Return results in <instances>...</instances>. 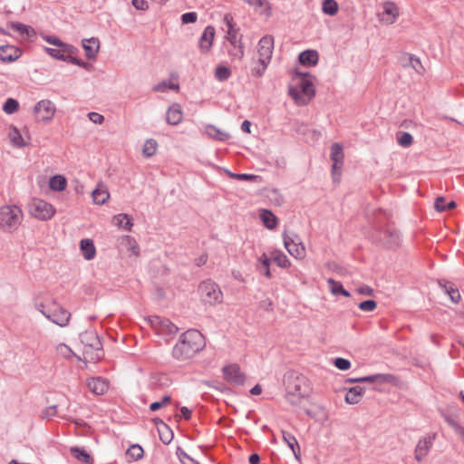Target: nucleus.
<instances>
[{"label": "nucleus", "instance_id": "nucleus-1", "mask_svg": "<svg viewBox=\"0 0 464 464\" xmlns=\"http://www.w3.org/2000/svg\"><path fill=\"white\" fill-rule=\"evenodd\" d=\"M203 346V335L198 330H188L180 336L172 353L176 359L185 361L193 357Z\"/></svg>", "mask_w": 464, "mask_h": 464}, {"label": "nucleus", "instance_id": "nucleus-2", "mask_svg": "<svg viewBox=\"0 0 464 464\" xmlns=\"http://www.w3.org/2000/svg\"><path fill=\"white\" fill-rule=\"evenodd\" d=\"M310 78V74L303 72H296L292 78L289 94L298 106L309 103L315 94Z\"/></svg>", "mask_w": 464, "mask_h": 464}, {"label": "nucleus", "instance_id": "nucleus-3", "mask_svg": "<svg viewBox=\"0 0 464 464\" xmlns=\"http://www.w3.org/2000/svg\"><path fill=\"white\" fill-rule=\"evenodd\" d=\"M24 214L22 209L15 205H4L0 207V230L5 233H13L18 229Z\"/></svg>", "mask_w": 464, "mask_h": 464}, {"label": "nucleus", "instance_id": "nucleus-4", "mask_svg": "<svg viewBox=\"0 0 464 464\" xmlns=\"http://www.w3.org/2000/svg\"><path fill=\"white\" fill-rule=\"evenodd\" d=\"M274 38L270 35L262 37L257 44L258 61L251 69L252 74L260 77L266 70L273 54Z\"/></svg>", "mask_w": 464, "mask_h": 464}, {"label": "nucleus", "instance_id": "nucleus-5", "mask_svg": "<svg viewBox=\"0 0 464 464\" xmlns=\"http://www.w3.org/2000/svg\"><path fill=\"white\" fill-rule=\"evenodd\" d=\"M224 22L227 26V39L232 45V48L228 51L229 56L232 61H242L245 56V47L242 43V36L234 28L233 16L230 14H225Z\"/></svg>", "mask_w": 464, "mask_h": 464}, {"label": "nucleus", "instance_id": "nucleus-6", "mask_svg": "<svg viewBox=\"0 0 464 464\" xmlns=\"http://www.w3.org/2000/svg\"><path fill=\"white\" fill-rule=\"evenodd\" d=\"M82 342L91 343L90 344H86L83 350V360L85 362H96L102 358V345L95 334H86L82 336Z\"/></svg>", "mask_w": 464, "mask_h": 464}, {"label": "nucleus", "instance_id": "nucleus-7", "mask_svg": "<svg viewBox=\"0 0 464 464\" xmlns=\"http://www.w3.org/2000/svg\"><path fill=\"white\" fill-rule=\"evenodd\" d=\"M29 213L36 219L47 221L53 218L56 209L51 203L44 199L34 198L29 206Z\"/></svg>", "mask_w": 464, "mask_h": 464}, {"label": "nucleus", "instance_id": "nucleus-8", "mask_svg": "<svg viewBox=\"0 0 464 464\" xmlns=\"http://www.w3.org/2000/svg\"><path fill=\"white\" fill-rule=\"evenodd\" d=\"M55 112V104L47 99L39 101L33 108V113L37 122H51L54 118Z\"/></svg>", "mask_w": 464, "mask_h": 464}, {"label": "nucleus", "instance_id": "nucleus-9", "mask_svg": "<svg viewBox=\"0 0 464 464\" xmlns=\"http://www.w3.org/2000/svg\"><path fill=\"white\" fill-rule=\"evenodd\" d=\"M198 293L201 299L207 304H214L221 303L222 301L221 290L218 285L211 280L203 281L198 285Z\"/></svg>", "mask_w": 464, "mask_h": 464}, {"label": "nucleus", "instance_id": "nucleus-10", "mask_svg": "<svg viewBox=\"0 0 464 464\" xmlns=\"http://www.w3.org/2000/svg\"><path fill=\"white\" fill-rule=\"evenodd\" d=\"M330 158L333 161L331 171L332 179L334 183H339L341 181L342 169L344 161L343 148L340 143L335 142L331 146Z\"/></svg>", "mask_w": 464, "mask_h": 464}, {"label": "nucleus", "instance_id": "nucleus-11", "mask_svg": "<svg viewBox=\"0 0 464 464\" xmlns=\"http://www.w3.org/2000/svg\"><path fill=\"white\" fill-rule=\"evenodd\" d=\"M221 372L223 379L229 384L240 386L246 381V373L237 363L227 364L222 368Z\"/></svg>", "mask_w": 464, "mask_h": 464}, {"label": "nucleus", "instance_id": "nucleus-12", "mask_svg": "<svg viewBox=\"0 0 464 464\" xmlns=\"http://www.w3.org/2000/svg\"><path fill=\"white\" fill-rule=\"evenodd\" d=\"M401 14L400 7L392 1H386L381 4V11L378 13L380 23L385 25L393 24Z\"/></svg>", "mask_w": 464, "mask_h": 464}, {"label": "nucleus", "instance_id": "nucleus-13", "mask_svg": "<svg viewBox=\"0 0 464 464\" xmlns=\"http://www.w3.org/2000/svg\"><path fill=\"white\" fill-rule=\"evenodd\" d=\"M45 317L60 327H65L70 322L71 313L55 301Z\"/></svg>", "mask_w": 464, "mask_h": 464}, {"label": "nucleus", "instance_id": "nucleus-14", "mask_svg": "<svg viewBox=\"0 0 464 464\" xmlns=\"http://www.w3.org/2000/svg\"><path fill=\"white\" fill-rule=\"evenodd\" d=\"M284 245L292 256L297 259H304L305 257V246L298 239L292 238L289 236H284Z\"/></svg>", "mask_w": 464, "mask_h": 464}, {"label": "nucleus", "instance_id": "nucleus-15", "mask_svg": "<svg viewBox=\"0 0 464 464\" xmlns=\"http://www.w3.org/2000/svg\"><path fill=\"white\" fill-rule=\"evenodd\" d=\"M7 137L10 144L14 148H24L29 144L28 135H22L20 130L14 125H10L7 130Z\"/></svg>", "mask_w": 464, "mask_h": 464}, {"label": "nucleus", "instance_id": "nucleus-16", "mask_svg": "<svg viewBox=\"0 0 464 464\" xmlns=\"http://www.w3.org/2000/svg\"><path fill=\"white\" fill-rule=\"evenodd\" d=\"M152 328L160 334H169L176 332L175 325L166 318L153 316L150 319Z\"/></svg>", "mask_w": 464, "mask_h": 464}, {"label": "nucleus", "instance_id": "nucleus-17", "mask_svg": "<svg viewBox=\"0 0 464 464\" xmlns=\"http://www.w3.org/2000/svg\"><path fill=\"white\" fill-rule=\"evenodd\" d=\"M45 51L52 57L66 62L70 57V53H75L76 49L73 46L65 44L53 48L47 47L45 48Z\"/></svg>", "mask_w": 464, "mask_h": 464}, {"label": "nucleus", "instance_id": "nucleus-18", "mask_svg": "<svg viewBox=\"0 0 464 464\" xmlns=\"http://www.w3.org/2000/svg\"><path fill=\"white\" fill-rule=\"evenodd\" d=\"M215 38V28L208 25L205 28L199 39V49L202 53H208L212 48Z\"/></svg>", "mask_w": 464, "mask_h": 464}, {"label": "nucleus", "instance_id": "nucleus-19", "mask_svg": "<svg viewBox=\"0 0 464 464\" xmlns=\"http://www.w3.org/2000/svg\"><path fill=\"white\" fill-rule=\"evenodd\" d=\"M22 55V51L14 45L0 46V60L4 63L16 61Z\"/></svg>", "mask_w": 464, "mask_h": 464}, {"label": "nucleus", "instance_id": "nucleus-20", "mask_svg": "<svg viewBox=\"0 0 464 464\" xmlns=\"http://www.w3.org/2000/svg\"><path fill=\"white\" fill-rule=\"evenodd\" d=\"M55 300L44 295H38L34 297V307L44 316H46L50 309L54 305Z\"/></svg>", "mask_w": 464, "mask_h": 464}, {"label": "nucleus", "instance_id": "nucleus-21", "mask_svg": "<svg viewBox=\"0 0 464 464\" xmlns=\"http://www.w3.org/2000/svg\"><path fill=\"white\" fill-rule=\"evenodd\" d=\"M82 48L85 52V56L88 59H95L100 50V41L98 38L92 37L82 40Z\"/></svg>", "mask_w": 464, "mask_h": 464}, {"label": "nucleus", "instance_id": "nucleus-22", "mask_svg": "<svg viewBox=\"0 0 464 464\" xmlns=\"http://www.w3.org/2000/svg\"><path fill=\"white\" fill-rule=\"evenodd\" d=\"M183 111L179 104H172L167 111L166 120L170 125H178L182 121Z\"/></svg>", "mask_w": 464, "mask_h": 464}, {"label": "nucleus", "instance_id": "nucleus-23", "mask_svg": "<svg viewBox=\"0 0 464 464\" xmlns=\"http://www.w3.org/2000/svg\"><path fill=\"white\" fill-rule=\"evenodd\" d=\"M87 387L94 394L102 395L108 390V383L100 377H93L87 381Z\"/></svg>", "mask_w": 464, "mask_h": 464}, {"label": "nucleus", "instance_id": "nucleus-24", "mask_svg": "<svg viewBox=\"0 0 464 464\" xmlns=\"http://www.w3.org/2000/svg\"><path fill=\"white\" fill-rule=\"evenodd\" d=\"M92 202L96 205H103L110 199V193L103 183H99L92 192Z\"/></svg>", "mask_w": 464, "mask_h": 464}, {"label": "nucleus", "instance_id": "nucleus-25", "mask_svg": "<svg viewBox=\"0 0 464 464\" xmlns=\"http://www.w3.org/2000/svg\"><path fill=\"white\" fill-rule=\"evenodd\" d=\"M432 445V441L430 439H422L420 440L414 452L415 459L418 462L423 460V459L428 455Z\"/></svg>", "mask_w": 464, "mask_h": 464}, {"label": "nucleus", "instance_id": "nucleus-26", "mask_svg": "<svg viewBox=\"0 0 464 464\" xmlns=\"http://www.w3.org/2000/svg\"><path fill=\"white\" fill-rule=\"evenodd\" d=\"M112 224L118 228L125 231H130L133 227L132 218L129 215L123 213L115 215L112 218Z\"/></svg>", "mask_w": 464, "mask_h": 464}, {"label": "nucleus", "instance_id": "nucleus-27", "mask_svg": "<svg viewBox=\"0 0 464 464\" xmlns=\"http://www.w3.org/2000/svg\"><path fill=\"white\" fill-rule=\"evenodd\" d=\"M80 248H81L83 257L86 260H92L95 257L96 248H95V246L92 239H89V238L82 239L80 242Z\"/></svg>", "mask_w": 464, "mask_h": 464}, {"label": "nucleus", "instance_id": "nucleus-28", "mask_svg": "<svg viewBox=\"0 0 464 464\" xmlns=\"http://www.w3.org/2000/svg\"><path fill=\"white\" fill-rule=\"evenodd\" d=\"M8 27L16 31L22 39H29L35 35V32L31 26L20 23L12 22L8 24Z\"/></svg>", "mask_w": 464, "mask_h": 464}, {"label": "nucleus", "instance_id": "nucleus-29", "mask_svg": "<svg viewBox=\"0 0 464 464\" xmlns=\"http://www.w3.org/2000/svg\"><path fill=\"white\" fill-rule=\"evenodd\" d=\"M67 187V179L63 175H54L49 179V188L55 192H62Z\"/></svg>", "mask_w": 464, "mask_h": 464}, {"label": "nucleus", "instance_id": "nucleus-30", "mask_svg": "<svg viewBox=\"0 0 464 464\" xmlns=\"http://www.w3.org/2000/svg\"><path fill=\"white\" fill-rule=\"evenodd\" d=\"M319 55L314 50H307L300 53L299 61L303 65L314 66L318 63Z\"/></svg>", "mask_w": 464, "mask_h": 464}, {"label": "nucleus", "instance_id": "nucleus-31", "mask_svg": "<svg viewBox=\"0 0 464 464\" xmlns=\"http://www.w3.org/2000/svg\"><path fill=\"white\" fill-rule=\"evenodd\" d=\"M364 389L362 387H353L347 392L345 395V401L349 404H356L361 401Z\"/></svg>", "mask_w": 464, "mask_h": 464}, {"label": "nucleus", "instance_id": "nucleus-32", "mask_svg": "<svg viewBox=\"0 0 464 464\" xmlns=\"http://www.w3.org/2000/svg\"><path fill=\"white\" fill-rule=\"evenodd\" d=\"M121 244L125 246L130 256H138L140 255V246L137 241L130 236L122 237Z\"/></svg>", "mask_w": 464, "mask_h": 464}, {"label": "nucleus", "instance_id": "nucleus-33", "mask_svg": "<svg viewBox=\"0 0 464 464\" xmlns=\"http://www.w3.org/2000/svg\"><path fill=\"white\" fill-rule=\"evenodd\" d=\"M270 258L280 267L287 268L291 266L288 257L279 250H273L270 252Z\"/></svg>", "mask_w": 464, "mask_h": 464}, {"label": "nucleus", "instance_id": "nucleus-34", "mask_svg": "<svg viewBox=\"0 0 464 464\" xmlns=\"http://www.w3.org/2000/svg\"><path fill=\"white\" fill-rule=\"evenodd\" d=\"M403 66L411 67L412 70H414L417 73L420 74L424 72V67L420 60L414 55H408L405 58Z\"/></svg>", "mask_w": 464, "mask_h": 464}, {"label": "nucleus", "instance_id": "nucleus-35", "mask_svg": "<svg viewBox=\"0 0 464 464\" xmlns=\"http://www.w3.org/2000/svg\"><path fill=\"white\" fill-rule=\"evenodd\" d=\"M260 218L264 225L269 229H273L277 226V219L276 216L269 210H261Z\"/></svg>", "mask_w": 464, "mask_h": 464}, {"label": "nucleus", "instance_id": "nucleus-36", "mask_svg": "<svg viewBox=\"0 0 464 464\" xmlns=\"http://www.w3.org/2000/svg\"><path fill=\"white\" fill-rule=\"evenodd\" d=\"M322 11L325 14L334 16L339 11V5L335 0H324L322 3Z\"/></svg>", "mask_w": 464, "mask_h": 464}, {"label": "nucleus", "instance_id": "nucleus-37", "mask_svg": "<svg viewBox=\"0 0 464 464\" xmlns=\"http://www.w3.org/2000/svg\"><path fill=\"white\" fill-rule=\"evenodd\" d=\"M327 284L329 285V288H330V291L332 292V294L342 295L346 297L350 296V293L348 291H346L345 289H343V285L340 282L330 278L327 280Z\"/></svg>", "mask_w": 464, "mask_h": 464}, {"label": "nucleus", "instance_id": "nucleus-38", "mask_svg": "<svg viewBox=\"0 0 464 464\" xmlns=\"http://www.w3.org/2000/svg\"><path fill=\"white\" fill-rule=\"evenodd\" d=\"M158 150V142L153 139L147 140L142 147V154L147 157H152Z\"/></svg>", "mask_w": 464, "mask_h": 464}, {"label": "nucleus", "instance_id": "nucleus-39", "mask_svg": "<svg viewBox=\"0 0 464 464\" xmlns=\"http://www.w3.org/2000/svg\"><path fill=\"white\" fill-rule=\"evenodd\" d=\"M158 430L160 433V439L164 444H169L171 442L173 439V433L165 423L161 421L160 425L158 427Z\"/></svg>", "mask_w": 464, "mask_h": 464}, {"label": "nucleus", "instance_id": "nucleus-40", "mask_svg": "<svg viewBox=\"0 0 464 464\" xmlns=\"http://www.w3.org/2000/svg\"><path fill=\"white\" fill-rule=\"evenodd\" d=\"M179 89V83L174 82L173 80L164 81L153 87L154 92H165L168 90H175L178 92Z\"/></svg>", "mask_w": 464, "mask_h": 464}, {"label": "nucleus", "instance_id": "nucleus-41", "mask_svg": "<svg viewBox=\"0 0 464 464\" xmlns=\"http://www.w3.org/2000/svg\"><path fill=\"white\" fill-rule=\"evenodd\" d=\"M71 453L75 459H77L79 461H82L83 463L91 464L92 461V457L82 449L72 448Z\"/></svg>", "mask_w": 464, "mask_h": 464}, {"label": "nucleus", "instance_id": "nucleus-42", "mask_svg": "<svg viewBox=\"0 0 464 464\" xmlns=\"http://www.w3.org/2000/svg\"><path fill=\"white\" fill-rule=\"evenodd\" d=\"M283 439L288 447L293 450L295 457L299 453V445L295 436L292 434L283 431Z\"/></svg>", "mask_w": 464, "mask_h": 464}, {"label": "nucleus", "instance_id": "nucleus-43", "mask_svg": "<svg viewBox=\"0 0 464 464\" xmlns=\"http://www.w3.org/2000/svg\"><path fill=\"white\" fill-rule=\"evenodd\" d=\"M384 243L389 246H398L400 243V234L396 230H387L385 232Z\"/></svg>", "mask_w": 464, "mask_h": 464}, {"label": "nucleus", "instance_id": "nucleus-44", "mask_svg": "<svg viewBox=\"0 0 464 464\" xmlns=\"http://www.w3.org/2000/svg\"><path fill=\"white\" fill-rule=\"evenodd\" d=\"M19 110V102L15 99L8 98L3 105V111L6 114H13Z\"/></svg>", "mask_w": 464, "mask_h": 464}, {"label": "nucleus", "instance_id": "nucleus-45", "mask_svg": "<svg viewBox=\"0 0 464 464\" xmlns=\"http://www.w3.org/2000/svg\"><path fill=\"white\" fill-rule=\"evenodd\" d=\"M375 382L376 383H392L393 385H397L398 379L396 376L389 373H380L375 374Z\"/></svg>", "mask_w": 464, "mask_h": 464}, {"label": "nucleus", "instance_id": "nucleus-46", "mask_svg": "<svg viewBox=\"0 0 464 464\" xmlns=\"http://www.w3.org/2000/svg\"><path fill=\"white\" fill-rule=\"evenodd\" d=\"M126 454L130 459L138 460L143 456V449L139 445H132L127 450Z\"/></svg>", "mask_w": 464, "mask_h": 464}, {"label": "nucleus", "instance_id": "nucleus-47", "mask_svg": "<svg viewBox=\"0 0 464 464\" xmlns=\"http://www.w3.org/2000/svg\"><path fill=\"white\" fill-rule=\"evenodd\" d=\"M397 141L401 147H409L412 144L413 138L408 132L400 133L397 137Z\"/></svg>", "mask_w": 464, "mask_h": 464}, {"label": "nucleus", "instance_id": "nucleus-48", "mask_svg": "<svg viewBox=\"0 0 464 464\" xmlns=\"http://www.w3.org/2000/svg\"><path fill=\"white\" fill-rule=\"evenodd\" d=\"M270 260L271 258L268 257L266 254H263L260 257H259V262L261 263V266H262V270H263V273L264 275L267 277V278H270L271 277V272H270V269H269V266H270Z\"/></svg>", "mask_w": 464, "mask_h": 464}, {"label": "nucleus", "instance_id": "nucleus-49", "mask_svg": "<svg viewBox=\"0 0 464 464\" xmlns=\"http://www.w3.org/2000/svg\"><path fill=\"white\" fill-rule=\"evenodd\" d=\"M231 75V72L228 67L226 66H218L216 69V77L219 81H225L228 79Z\"/></svg>", "mask_w": 464, "mask_h": 464}, {"label": "nucleus", "instance_id": "nucleus-50", "mask_svg": "<svg viewBox=\"0 0 464 464\" xmlns=\"http://www.w3.org/2000/svg\"><path fill=\"white\" fill-rule=\"evenodd\" d=\"M359 308L364 312H372L377 307V303L374 300H366L359 304Z\"/></svg>", "mask_w": 464, "mask_h": 464}, {"label": "nucleus", "instance_id": "nucleus-51", "mask_svg": "<svg viewBox=\"0 0 464 464\" xmlns=\"http://www.w3.org/2000/svg\"><path fill=\"white\" fill-rule=\"evenodd\" d=\"M56 351L61 356H63L64 358H71L73 354L71 348L63 343H60L59 345H57Z\"/></svg>", "mask_w": 464, "mask_h": 464}, {"label": "nucleus", "instance_id": "nucleus-52", "mask_svg": "<svg viewBox=\"0 0 464 464\" xmlns=\"http://www.w3.org/2000/svg\"><path fill=\"white\" fill-rule=\"evenodd\" d=\"M206 132L208 133V135L218 140H223L224 137L226 136V134H224L223 132L218 130L215 126L212 125L206 127Z\"/></svg>", "mask_w": 464, "mask_h": 464}, {"label": "nucleus", "instance_id": "nucleus-53", "mask_svg": "<svg viewBox=\"0 0 464 464\" xmlns=\"http://www.w3.org/2000/svg\"><path fill=\"white\" fill-rule=\"evenodd\" d=\"M228 176L234 179L248 181H254L258 178L257 176L253 174H236L232 172H228Z\"/></svg>", "mask_w": 464, "mask_h": 464}, {"label": "nucleus", "instance_id": "nucleus-54", "mask_svg": "<svg viewBox=\"0 0 464 464\" xmlns=\"http://www.w3.org/2000/svg\"><path fill=\"white\" fill-rule=\"evenodd\" d=\"M170 402V397L169 396H164L160 401H155L152 402L150 405V409L152 411H158L159 409L169 404Z\"/></svg>", "mask_w": 464, "mask_h": 464}, {"label": "nucleus", "instance_id": "nucleus-55", "mask_svg": "<svg viewBox=\"0 0 464 464\" xmlns=\"http://www.w3.org/2000/svg\"><path fill=\"white\" fill-rule=\"evenodd\" d=\"M334 366L342 371H345L351 367V362L343 358H336L334 360Z\"/></svg>", "mask_w": 464, "mask_h": 464}, {"label": "nucleus", "instance_id": "nucleus-56", "mask_svg": "<svg viewBox=\"0 0 464 464\" xmlns=\"http://www.w3.org/2000/svg\"><path fill=\"white\" fill-rule=\"evenodd\" d=\"M198 19V14L196 12L185 13L181 15V21L183 24H192L195 23Z\"/></svg>", "mask_w": 464, "mask_h": 464}, {"label": "nucleus", "instance_id": "nucleus-57", "mask_svg": "<svg viewBox=\"0 0 464 464\" xmlns=\"http://www.w3.org/2000/svg\"><path fill=\"white\" fill-rule=\"evenodd\" d=\"M446 292L453 303H458L460 300V294L458 289L450 286L447 288Z\"/></svg>", "mask_w": 464, "mask_h": 464}, {"label": "nucleus", "instance_id": "nucleus-58", "mask_svg": "<svg viewBox=\"0 0 464 464\" xmlns=\"http://www.w3.org/2000/svg\"><path fill=\"white\" fill-rule=\"evenodd\" d=\"M446 206V199L443 197L438 198L434 204L435 209L440 212L447 210Z\"/></svg>", "mask_w": 464, "mask_h": 464}, {"label": "nucleus", "instance_id": "nucleus-59", "mask_svg": "<svg viewBox=\"0 0 464 464\" xmlns=\"http://www.w3.org/2000/svg\"><path fill=\"white\" fill-rule=\"evenodd\" d=\"M88 118L95 124H102L104 121V117L98 112H90Z\"/></svg>", "mask_w": 464, "mask_h": 464}, {"label": "nucleus", "instance_id": "nucleus-60", "mask_svg": "<svg viewBox=\"0 0 464 464\" xmlns=\"http://www.w3.org/2000/svg\"><path fill=\"white\" fill-rule=\"evenodd\" d=\"M73 54L74 53H70V57L68 58V60L66 62H69L72 64L81 66L82 68H88L89 64L87 63L82 62V60H79V59L73 57Z\"/></svg>", "mask_w": 464, "mask_h": 464}, {"label": "nucleus", "instance_id": "nucleus-61", "mask_svg": "<svg viewBox=\"0 0 464 464\" xmlns=\"http://www.w3.org/2000/svg\"><path fill=\"white\" fill-rule=\"evenodd\" d=\"M356 292L362 295L372 296L373 295V289L368 285H362L356 289Z\"/></svg>", "mask_w": 464, "mask_h": 464}, {"label": "nucleus", "instance_id": "nucleus-62", "mask_svg": "<svg viewBox=\"0 0 464 464\" xmlns=\"http://www.w3.org/2000/svg\"><path fill=\"white\" fill-rule=\"evenodd\" d=\"M179 459L182 464H198L197 461H195L193 459H191L188 454L181 451L179 454Z\"/></svg>", "mask_w": 464, "mask_h": 464}, {"label": "nucleus", "instance_id": "nucleus-63", "mask_svg": "<svg viewBox=\"0 0 464 464\" xmlns=\"http://www.w3.org/2000/svg\"><path fill=\"white\" fill-rule=\"evenodd\" d=\"M133 6L138 10H147L149 4L146 0H132Z\"/></svg>", "mask_w": 464, "mask_h": 464}, {"label": "nucleus", "instance_id": "nucleus-64", "mask_svg": "<svg viewBox=\"0 0 464 464\" xmlns=\"http://www.w3.org/2000/svg\"><path fill=\"white\" fill-rule=\"evenodd\" d=\"M44 40L47 43H49L51 44H53L55 47L61 46L63 44H65L64 43H63L61 40H59L58 38H56L54 36H45Z\"/></svg>", "mask_w": 464, "mask_h": 464}]
</instances>
